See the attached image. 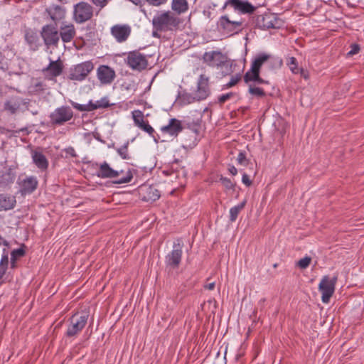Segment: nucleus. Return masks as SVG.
<instances>
[{
    "instance_id": "8fccbe9b",
    "label": "nucleus",
    "mask_w": 364,
    "mask_h": 364,
    "mask_svg": "<svg viewBox=\"0 0 364 364\" xmlns=\"http://www.w3.org/2000/svg\"><path fill=\"white\" fill-rule=\"evenodd\" d=\"M168 0H146V1L151 6H159L166 3Z\"/></svg>"
},
{
    "instance_id": "20e7f679",
    "label": "nucleus",
    "mask_w": 364,
    "mask_h": 364,
    "mask_svg": "<svg viewBox=\"0 0 364 364\" xmlns=\"http://www.w3.org/2000/svg\"><path fill=\"white\" fill-rule=\"evenodd\" d=\"M95 65L92 60H87L71 67L69 70L68 79L74 81H82L94 70Z\"/></svg>"
},
{
    "instance_id": "9d476101",
    "label": "nucleus",
    "mask_w": 364,
    "mask_h": 364,
    "mask_svg": "<svg viewBox=\"0 0 364 364\" xmlns=\"http://www.w3.org/2000/svg\"><path fill=\"white\" fill-rule=\"evenodd\" d=\"M126 62L132 70L141 71L146 68L148 61L146 56L138 50L128 53Z\"/></svg>"
},
{
    "instance_id": "bf43d9fd",
    "label": "nucleus",
    "mask_w": 364,
    "mask_h": 364,
    "mask_svg": "<svg viewBox=\"0 0 364 364\" xmlns=\"http://www.w3.org/2000/svg\"><path fill=\"white\" fill-rule=\"evenodd\" d=\"M9 246V242L0 235V245Z\"/></svg>"
},
{
    "instance_id": "473e14b6",
    "label": "nucleus",
    "mask_w": 364,
    "mask_h": 364,
    "mask_svg": "<svg viewBox=\"0 0 364 364\" xmlns=\"http://www.w3.org/2000/svg\"><path fill=\"white\" fill-rule=\"evenodd\" d=\"M179 101L183 105H187L198 101L196 94H191L188 92L182 93L179 97Z\"/></svg>"
},
{
    "instance_id": "6e6552de",
    "label": "nucleus",
    "mask_w": 364,
    "mask_h": 364,
    "mask_svg": "<svg viewBox=\"0 0 364 364\" xmlns=\"http://www.w3.org/2000/svg\"><path fill=\"white\" fill-rule=\"evenodd\" d=\"M63 62L58 58L56 60H50L49 64L42 69L41 73L45 79L55 82V78L63 73Z\"/></svg>"
},
{
    "instance_id": "c9c22d12",
    "label": "nucleus",
    "mask_w": 364,
    "mask_h": 364,
    "mask_svg": "<svg viewBox=\"0 0 364 364\" xmlns=\"http://www.w3.org/2000/svg\"><path fill=\"white\" fill-rule=\"evenodd\" d=\"M128 146H129V141H127L123 146H122L116 149L117 154L124 160H129L132 159V157L128 151Z\"/></svg>"
},
{
    "instance_id": "5fc2aeb1",
    "label": "nucleus",
    "mask_w": 364,
    "mask_h": 364,
    "mask_svg": "<svg viewBox=\"0 0 364 364\" xmlns=\"http://www.w3.org/2000/svg\"><path fill=\"white\" fill-rule=\"evenodd\" d=\"M360 50V47L358 44H353L352 45V49L348 53L349 55H354V54H356L359 52Z\"/></svg>"
},
{
    "instance_id": "ddd939ff",
    "label": "nucleus",
    "mask_w": 364,
    "mask_h": 364,
    "mask_svg": "<svg viewBox=\"0 0 364 364\" xmlns=\"http://www.w3.org/2000/svg\"><path fill=\"white\" fill-rule=\"evenodd\" d=\"M242 21H230L228 16H222L218 22V26L226 33H237L242 30Z\"/></svg>"
},
{
    "instance_id": "58836bf2",
    "label": "nucleus",
    "mask_w": 364,
    "mask_h": 364,
    "mask_svg": "<svg viewBox=\"0 0 364 364\" xmlns=\"http://www.w3.org/2000/svg\"><path fill=\"white\" fill-rule=\"evenodd\" d=\"M46 84L42 82L37 80L32 86H31V92L36 94H40L45 91L46 90Z\"/></svg>"
},
{
    "instance_id": "6e6d98bb",
    "label": "nucleus",
    "mask_w": 364,
    "mask_h": 364,
    "mask_svg": "<svg viewBox=\"0 0 364 364\" xmlns=\"http://www.w3.org/2000/svg\"><path fill=\"white\" fill-rule=\"evenodd\" d=\"M7 268H8V266L3 265V264L0 265V280L2 279V277L5 274Z\"/></svg>"
},
{
    "instance_id": "0e129e2a",
    "label": "nucleus",
    "mask_w": 364,
    "mask_h": 364,
    "mask_svg": "<svg viewBox=\"0 0 364 364\" xmlns=\"http://www.w3.org/2000/svg\"><path fill=\"white\" fill-rule=\"evenodd\" d=\"M274 25L272 23H270L269 25H267V28H274Z\"/></svg>"
},
{
    "instance_id": "37998d69",
    "label": "nucleus",
    "mask_w": 364,
    "mask_h": 364,
    "mask_svg": "<svg viewBox=\"0 0 364 364\" xmlns=\"http://www.w3.org/2000/svg\"><path fill=\"white\" fill-rule=\"evenodd\" d=\"M241 77L240 74L232 75L230 80L225 85V87L226 88H230L235 86L241 80Z\"/></svg>"
},
{
    "instance_id": "052dcab7",
    "label": "nucleus",
    "mask_w": 364,
    "mask_h": 364,
    "mask_svg": "<svg viewBox=\"0 0 364 364\" xmlns=\"http://www.w3.org/2000/svg\"><path fill=\"white\" fill-rule=\"evenodd\" d=\"M232 0H228V1L225 2V5H224V8H225V7H226L227 6H228V5H230V6H232Z\"/></svg>"
},
{
    "instance_id": "5701e85b",
    "label": "nucleus",
    "mask_w": 364,
    "mask_h": 364,
    "mask_svg": "<svg viewBox=\"0 0 364 364\" xmlns=\"http://www.w3.org/2000/svg\"><path fill=\"white\" fill-rule=\"evenodd\" d=\"M31 157L33 164L41 171H46L48 168V161L46 156L41 151L34 150L31 151Z\"/></svg>"
},
{
    "instance_id": "13d9d810",
    "label": "nucleus",
    "mask_w": 364,
    "mask_h": 364,
    "mask_svg": "<svg viewBox=\"0 0 364 364\" xmlns=\"http://www.w3.org/2000/svg\"><path fill=\"white\" fill-rule=\"evenodd\" d=\"M228 171L233 176H235L237 173V170L234 166H230Z\"/></svg>"
},
{
    "instance_id": "72a5a7b5",
    "label": "nucleus",
    "mask_w": 364,
    "mask_h": 364,
    "mask_svg": "<svg viewBox=\"0 0 364 364\" xmlns=\"http://www.w3.org/2000/svg\"><path fill=\"white\" fill-rule=\"evenodd\" d=\"M25 39L30 46H37L38 36L37 33L31 29H28L26 31Z\"/></svg>"
},
{
    "instance_id": "f257e3e1",
    "label": "nucleus",
    "mask_w": 364,
    "mask_h": 364,
    "mask_svg": "<svg viewBox=\"0 0 364 364\" xmlns=\"http://www.w3.org/2000/svg\"><path fill=\"white\" fill-rule=\"evenodd\" d=\"M181 23V18L170 11L158 13L152 19L153 28L161 32L176 31Z\"/></svg>"
},
{
    "instance_id": "c03bdc74",
    "label": "nucleus",
    "mask_w": 364,
    "mask_h": 364,
    "mask_svg": "<svg viewBox=\"0 0 364 364\" xmlns=\"http://www.w3.org/2000/svg\"><path fill=\"white\" fill-rule=\"evenodd\" d=\"M311 261V258L310 257H305L298 261L297 265L301 269H306L309 266Z\"/></svg>"
},
{
    "instance_id": "4be33fe9",
    "label": "nucleus",
    "mask_w": 364,
    "mask_h": 364,
    "mask_svg": "<svg viewBox=\"0 0 364 364\" xmlns=\"http://www.w3.org/2000/svg\"><path fill=\"white\" fill-rule=\"evenodd\" d=\"M76 34L75 26L73 23L61 26L59 31V37L64 43L72 41Z\"/></svg>"
},
{
    "instance_id": "aec40b11",
    "label": "nucleus",
    "mask_w": 364,
    "mask_h": 364,
    "mask_svg": "<svg viewBox=\"0 0 364 364\" xmlns=\"http://www.w3.org/2000/svg\"><path fill=\"white\" fill-rule=\"evenodd\" d=\"M96 176L100 178H115L117 177V171L113 169L107 162L104 161L99 165Z\"/></svg>"
},
{
    "instance_id": "603ef678",
    "label": "nucleus",
    "mask_w": 364,
    "mask_h": 364,
    "mask_svg": "<svg viewBox=\"0 0 364 364\" xmlns=\"http://www.w3.org/2000/svg\"><path fill=\"white\" fill-rule=\"evenodd\" d=\"M6 63L5 62L4 55L0 51V70H6Z\"/></svg>"
},
{
    "instance_id": "2f4dec72",
    "label": "nucleus",
    "mask_w": 364,
    "mask_h": 364,
    "mask_svg": "<svg viewBox=\"0 0 364 364\" xmlns=\"http://www.w3.org/2000/svg\"><path fill=\"white\" fill-rule=\"evenodd\" d=\"M246 205V200H243L240 204L232 207L230 210V221L235 222L240 212L245 208Z\"/></svg>"
},
{
    "instance_id": "4d7b16f0",
    "label": "nucleus",
    "mask_w": 364,
    "mask_h": 364,
    "mask_svg": "<svg viewBox=\"0 0 364 364\" xmlns=\"http://www.w3.org/2000/svg\"><path fill=\"white\" fill-rule=\"evenodd\" d=\"M215 282H210L204 286V288L208 290H213L215 288Z\"/></svg>"
},
{
    "instance_id": "49530a36",
    "label": "nucleus",
    "mask_w": 364,
    "mask_h": 364,
    "mask_svg": "<svg viewBox=\"0 0 364 364\" xmlns=\"http://www.w3.org/2000/svg\"><path fill=\"white\" fill-rule=\"evenodd\" d=\"M90 1L95 6L98 7L100 10V9H103L104 7H105L108 4L109 0H90Z\"/></svg>"
},
{
    "instance_id": "680f3d73",
    "label": "nucleus",
    "mask_w": 364,
    "mask_h": 364,
    "mask_svg": "<svg viewBox=\"0 0 364 364\" xmlns=\"http://www.w3.org/2000/svg\"><path fill=\"white\" fill-rule=\"evenodd\" d=\"M16 260H11V268H15L16 267Z\"/></svg>"
},
{
    "instance_id": "a878e982",
    "label": "nucleus",
    "mask_w": 364,
    "mask_h": 364,
    "mask_svg": "<svg viewBox=\"0 0 364 364\" xmlns=\"http://www.w3.org/2000/svg\"><path fill=\"white\" fill-rule=\"evenodd\" d=\"M23 103V100L20 97H12L9 100H6L4 105V109L11 114H14L20 108Z\"/></svg>"
},
{
    "instance_id": "864d4df0",
    "label": "nucleus",
    "mask_w": 364,
    "mask_h": 364,
    "mask_svg": "<svg viewBox=\"0 0 364 364\" xmlns=\"http://www.w3.org/2000/svg\"><path fill=\"white\" fill-rule=\"evenodd\" d=\"M242 181L247 186H250L252 184V181L250 179L249 176L245 173L242 174Z\"/></svg>"
},
{
    "instance_id": "c85d7f7f",
    "label": "nucleus",
    "mask_w": 364,
    "mask_h": 364,
    "mask_svg": "<svg viewBox=\"0 0 364 364\" xmlns=\"http://www.w3.org/2000/svg\"><path fill=\"white\" fill-rule=\"evenodd\" d=\"M171 9L178 15L183 14L188 9V1L186 0H172Z\"/></svg>"
},
{
    "instance_id": "a211bd4d",
    "label": "nucleus",
    "mask_w": 364,
    "mask_h": 364,
    "mask_svg": "<svg viewBox=\"0 0 364 364\" xmlns=\"http://www.w3.org/2000/svg\"><path fill=\"white\" fill-rule=\"evenodd\" d=\"M183 129L181 121L176 118L170 119L168 124L161 127L160 129L162 134H168L172 137H177Z\"/></svg>"
},
{
    "instance_id": "f3484780",
    "label": "nucleus",
    "mask_w": 364,
    "mask_h": 364,
    "mask_svg": "<svg viewBox=\"0 0 364 364\" xmlns=\"http://www.w3.org/2000/svg\"><path fill=\"white\" fill-rule=\"evenodd\" d=\"M46 14L57 25L65 18L66 9L64 6L51 4L46 9Z\"/></svg>"
},
{
    "instance_id": "7c9ffc66",
    "label": "nucleus",
    "mask_w": 364,
    "mask_h": 364,
    "mask_svg": "<svg viewBox=\"0 0 364 364\" xmlns=\"http://www.w3.org/2000/svg\"><path fill=\"white\" fill-rule=\"evenodd\" d=\"M139 128L149 134V135L154 139L155 142H159L160 139L159 135L157 133H156L155 130L149 124V122L147 120H146L144 123L141 124V125Z\"/></svg>"
},
{
    "instance_id": "f03ea898",
    "label": "nucleus",
    "mask_w": 364,
    "mask_h": 364,
    "mask_svg": "<svg viewBox=\"0 0 364 364\" xmlns=\"http://www.w3.org/2000/svg\"><path fill=\"white\" fill-rule=\"evenodd\" d=\"M271 55L265 53H259L252 61L250 69L245 74L243 78L245 83L255 82L257 84H267L268 82L259 76L260 69L262 65L267 62Z\"/></svg>"
},
{
    "instance_id": "a18cd8bd",
    "label": "nucleus",
    "mask_w": 364,
    "mask_h": 364,
    "mask_svg": "<svg viewBox=\"0 0 364 364\" xmlns=\"http://www.w3.org/2000/svg\"><path fill=\"white\" fill-rule=\"evenodd\" d=\"M235 95V93L230 92L226 94H223L218 97V102L220 105L224 104L227 100H230L231 97H232Z\"/></svg>"
},
{
    "instance_id": "39448f33",
    "label": "nucleus",
    "mask_w": 364,
    "mask_h": 364,
    "mask_svg": "<svg viewBox=\"0 0 364 364\" xmlns=\"http://www.w3.org/2000/svg\"><path fill=\"white\" fill-rule=\"evenodd\" d=\"M93 7L87 2L81 1L74 6L73 19L77 23H83L92 18Z\"/></svg>"
},
{
    "instance_id": "412c9836",
    "label": "nucleus",
    "mask_w": 364,
    "mask_h": 364,
    "mask_svg": "<svg viewBox=\"0 0 364 364\" xmlns=\"http://www.w3.org/2000/svg\"><path fill=\"white\" fill-rule=\"evenodd\" d=\"M16 173L11 167L0 171V187L6 188L14 182Z\"/></svg>"
},
{
    "instance_id": "de8ad7c7",
    "label": "nucleus",
    "mask_w": 364,
    "mask_h": 364,
    "mask_svg": "<svg viewBox=\"0 0 364 364\" xmlns=\"http://www.w3.org/2000/svg\"><path fill=\"white\" fill-rule=\"evenodd\" d=\"M63 151L66 154L65 155V157L67 158L68 156H71V157H77V155L75 152V150L73 147L72 146H69V147H67L65 148V149H63Z\"/></svg>"
},
{
    "instance_id": "0eeeda50",
    "label": "nucleus",
    "mask_w": 364,
    "mask_h": 364,
    "mask_svg": "<svg viewBox=\"0 0 364 364\" xmlns=\"http://www.w3.org/2000/svg\"><path fill=\"white\" fill-rule=\"evenodd\" d=\"M337 282V277H333L330 279L328 276H324L321 279L318 289L321 292V300L323 303L328 304L331 297L334 293L335 286Z\"/></svg>"
},
{
    "instance_id": "3c124183",
    "label": "nucleus",
    "mask_w": 364,
    "mask_h": 364,
    "mask_svg": "<svg viewBox=\"0 0 364 364\" xmlns=\"http://www.w3.org/2000/svg\"><path fill=\"white\" fill-rule=\"evenodd\" d=\"M6 265V266H8L9 264V256H8V252H6V250L5 249H4L3 250V255L1 256V261H0V265Z\"/></svg>"
},
{
    "instance_id": "6ab92c4d",
    "label": "nucleus",
    "mask_w": 364,
    "mask_h": 364,
    "mask_svg": "<svg viewBox=\"0 0 364 364\" xmlns=\"http://www.w3.org/2000/svg\"><path fill=\"white\" fill-rule=\"evenodd\" d=\"M131 29L127 25H115L111 28L112 35L121 43L125 41L130 35Z\"/></svg>"
},
{
    "instance_id": "393cba45",
    "label": "nucleus",
    "mask_w": 364,
    "mask_h": 364,
    "mask_svg": "<svg viewBox=\"0 0 364 364\" xmlns=\"http://www.w3.org/2000/svg\"><path fill=\"white\" fill-rule=\"evenodd\" d=\"M232 7L234 10L242 14H252L255 11V7L248 1L232 0Z\"/></svg>"
},
{
    "instance_id": "c756f323",
    "label": "nucleus",
    "mask_w": 364,
    "mask_h": 364,
    "mask_svg": "<svg viewBox=\"0 0 364 364\" xmlns=\"http://www.w3.org/2000/svg\"><path fill=\"white\" fill-rule=\"evenodd\" d=\"M112 105L109 103V99L107 97H103L100 100H97L95 102H93L92 100L90 101V106L91 108V111L97 109H104L108 108Z\"/></svg>"
},
{
    "instance_id": "2eb2a0df",
    "label": "nucleus",
    "mask_w": 364,
    "mask_h": 364,
    "mask_svg": "<svg viewBox=\"0 0 364 364\" xmlns=\"http://www.w3.org/2000/svg\"><path fill=\"white\" fill-rule=\"evenodd\" d=\"M198 101L205 100L210 94L209 77L202 74L197 82V90L195 92Z\"/></svg>"
},
{
    "instance_id": "4468645a",
    "label": "nucleus",
    "mask_w": 364,
    "mask_h": 364,
    "mask_svg": "<svg viewBox=\"0 0 364 364\" xmlns=\"http://www.w3.org/2000/svg\"><path fill=\"white\" fill-rule=\"evenodd\" d=\"M19 193L22 196L33 193L38 188V181L34 176H26L23 179H18Z\"/></svg>"
},
{
    "instance_id": "79ce46f5",
    "label": "nucleus",
    "mask_w": 364,
    "mask_h": 364,
    "mask_svg": "<svg viewBox=\"0 0 364 364\" xmlns=\"http://www.w3.org/2000/svg\"><path fill=\"white\" fill-rule=\"evenodd\" d=\"M72 106L80 112H91L90 102L87 105H81L76 102H72Z\"/></svg>"
},
{
    "instance_id": "cd10ccee",
    "label": "nucleus",
    "mask_w": 364,
    "mask_h": 364,
    "mask_svg": "<svg viewBox=\"0 0 364 364\" xmlns=\"http://www.w3.org/2000/svg\"><path fill=\"white\" fill-rule=\"evenodd\" d=\"M16 203V198L14 196L0 194V211L14 208Z\"/></svg>"
},
{
    "instance_id": "4c0bfd02",
    "label": "nucleus",
    "mask_w": 364,
    "mask_h": 364,
    "mask_svg": "<svg viewBox=\"0 0 364 364\" xmlns=\"http://www.w3.org/2000/svg\"><path fill=\"white\" fill-rule=\"evenodd\" d=\"M25 248L26 246L23 244L19 248L12 250L11 252V260H17L23 257L26 255Z\"/></svg>"
},
{
    "instance_id": "f704fd0d",
    "label": "nucleus",
    "mask_w": 364,
    "mask_h": 364,
    "mask_svg": "<svg viewBox=\"0 0 364 364\" xmlns=\"http://www.w3.org/2000/svg\"><path fill=\"white\" fill-rule=\"evenodd\" d=\"M132 118L134 122V124L139 127L141 124L144 123L146 120H144V116L143 112L141 110H134L132 112Z\"/></svg>"
},
{
    "instance_id": "423d86ee",
    "label": "nucleus",
    "mask_w": 364,
    "mask_h": 364,
    "mask_svg": "<svg viewBox=\"0 0 364 364\" xmlns=\"http://www.w3.org/2000/svg\"><path fill=\"white\" fill-rule=\"evenodd\" d=\"M73 117V112L68 106L56 108L50 114V121L53 125L61 126Z\"/></svg>"
},
{
    "instance_id": "9b49d317",
    "label": "nucleus",
    "mask_w": 364,
    "mask_h": 364,
    "mask_svg": "<svg viewBox=\"0 0 364 364\" xmlns=\"http://www.w3.org/2000/svg\"><path fill=\"white\" fill-rule=\"evenodd\" d=\"M41 37L43 39L44 43L48 46H57L59 42V32L57 28L51 24H47L43 26Z\"/></svg>"
},
{
    "instance_id": "bb28decb",
    "label": "nucleus",
    "mask_w": 364,
    "mask_h": 364,
    "mask_svg": "<svg viewBox=\"0 0 364 364\" xmlns=\"http://www.w3.org/2000/svg\"><path fill=\"white\" fill-rule=\"evenodd\" d=\"M141 191L144 192L142 200L144 201H156L160 198L159 191L151 186H143Z\"/></svg>"
},
{
    "instance_id": "09e8293b",
    "label": "nucleus",
    "mask_w": 364,
    "mask_h": 364,
    "mask_svg": "<svg viewBox=\"0 0 364 364\" xmlns=\"http://www.w3.org/2000/svg\"><path fill=\"white\" fill-rule=\"evenodd\" d=\"M237 161L240 165H247V160L246 159L245 154L243 152H240L237 156Z\"/></svg>"
},
{
    "instance_id": "e433bc0d",
    "label": "nucleus",
    "mask_w": 364,
    "mask_h": 364,
    "mask_svg": "<svg viewBox=\"0 0 364 364\" xmlns=\"http://www.w3.org/2000/svg\"><path fill=\"white\" fill-rule=\"evenodd\" d=\"M249 93L253 96H256L257 97H264L266 95L264 90L259 87H257L253 85H249Z\"/></svg>"
},
{
    "instance_id": "a19ab883",
    "label": "nucleus",
    "mask_w": 364,
    "mask_h": 364,
    "mask_svg": "<svg viewBox=\"0 0 364 364\" xmlns=\"http://www.w3.org/2000/svg\"><path fill=\"white\" fill-rule=\"evenodd\" d=\"M220 181L226 190L235 189V183L232 182L230 178L221 176L220 178Z\"/></svg>"
},
{
    "instance_id": "dca6fc26",
    "label": "nucleus",
    "mask_w": 364,
    "mask_h": 364,
    "mask_svg": "<svg viewBox=\"0 0 364 364\" xmlns=\"http://www.w3.org/2000/svg\"><path fill=\"white\" fill-rule=\"evenodd\" d=\"M97 77L102 85L111 84L116 77L113 68L106 65H101L97 69Z\"/></svg>"
},
{
    "instance_id": "69168bd1",
    "label": "nucleus",
    "mask_w": 364,
    "mask_h": 364,
    "mask_svg": "<svg viewBox=\"0 0 364 364\" xmlns=\"http://www.w3.org/2000/svg\"><path fill=\"white\" fill-rule=\"evenodd\" d=\"M273 267H274V268L277 267V264H274L273 265Z\"/></svg>"
},
{
    "instance_id": "7ed1b4c3",
    "label": "nucleus",
    "mask_w": 364,
    "mask_h": 364,
    "mask_svg": "<svg viewBox=\"0 0 364 364\" xmlns=\"http://www.w3.org/2000/svg\"><path fill=\"white\" fill-rule=\"evenodd\" d=\"M183 242L177 238L173 243V250L165 256L166 267L171 269H178L182 259Z\"/></svg>"
},
{
    "instance_id": "ea45409f",
    "label": "nucleus",
    "mask_w": 364,
    "mask_h": 364,
    "mask_svg": "<svg viewBox=\"0 0 364 364\" xmlns=\"http://www.w3.org/2000/svg\"><path fill=\"white\" fill-rule=\"evenodd\" d=\"M287 65L289 67L290 70L293 73L297 74L299 72V68H298V63L296 58L290 57L287 59Z\"/></svg>"
},
{
    "instance_id": "f8f14e48",
    "label": "nucleus",
    "mask_w": 364,
    "mask_h": 364,
    "mask_svg": "<svg viewBox=\"0 0 364 364\" xmlns=\"http://www.w3.org/2000/svg\"><path fill=\"white\" fill-rule=\"evenodd\" d=\"M203 60L210 67H222L227 62V57L221 51L213 50L205 52Z\"/></svg>"
},
{
    "instance_id": "1a4fd4ad",
    "label": "nucleus",
    "mask_w": 364,
    "mask_h": 364,
    "mask_svg": "<svg viewBox=\"0 0 364 364\" xmlns=\"http://www.w3.org/2000/svg\"><path fill=\"white\" fill-rule=\"evenodd\" d=\"M88 319V314L81 316L74 314L70 318V323L65 333L66 336L73 337L77 335L85 326Z\"/></svg>"
},
{
    "instance_id": "e2e57ef3",
    "label": "nucleus",
    "mask_w": 364,
    "mask_h": 364,
    "mask_svg": "<svg viewBox=\"0 0 364 364\" xmlns=\"http://www.w3.org/2000/svg\"><path fill=\"white\" fill-rule=\"evenodd\" d=\"M159 31H156L155 29H154V31H153V36L154 37H158V35H157V32Z\"/></svg>"
},
{
    "instance_id": "b1692460",
    "label": "nucleus",
    "mask_w": 364,
    "mask_h": 364,
    "mask_svg": "<svg viewBox=\"0 0 364 364\" xmlns=\"http://www.w3.org/2000/svg\"><path fill=\"white\" fill-rule=\"evenodd\" d=\"M117 177L115 178L116 180L113 181L116 184H122L131 182L133 178L134 173L136 172L135 169L129 167L126 170L120 169L117 170Z\"/></svg>"
}]
</instances>
